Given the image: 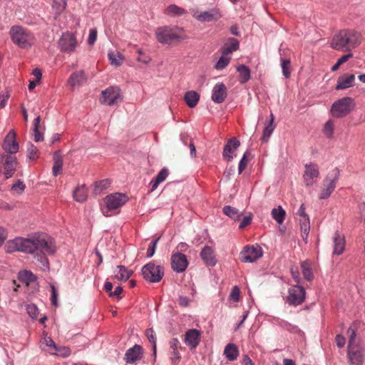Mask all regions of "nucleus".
I'll list each match as a JSON object with an SVG mask.
<instances>
[{"label": "nucleus", "instance_id": "f257e3e1", "mask_svg": "<svg viewBox=\"0 0 365 365\" xmlns=\"http://www.w3.org/2000/svg\"><path fill=\"white\" fill-rule=\"evenodd\" d=\"M6 252L12 253L14 252H23L34 255L44 267L48 266L46 255L54 253L56 247L50 238L41 235L32 238L16 237L7 242Z\"/></svg>", "mask_w": 365, "mask_h": 365}, {"label": "nucleus", "instance_id": "f03ea898", "mask_svg": "<svg viewBox=\"0 0 365 365\" xmlns=\"http://www.w3.org/2000/svg\"><path fill=\"white\" fill-rule=\"evenodd\" d=\"M361 43V36L359 33L349 29L339 31L331 40V47L342 52L351 51Z\"/></svg>", "mask_w": 365, "mask_h": 365}, {"label": "nucleus", "instance_id": "7ed1b4c3", "mask_svg": "<svg viewBox=\"0 0 365 365\" xmlns=\"http://www.w3.org/2000/svg\"><path fill=\"white\" fill-rule=\"evenodd\" d=\"M155 36L158 41L163 44H170L185 38L183 29L176 26L158 27L155 31Z\"/></svg>", "mask_w": 365, "mask_h": 365}, {"label": "nucleus", "instance_id": "20e7f679", "mask_svg": "<svg viewBox=\"0 0 365 365\" xmlns=\"http://www.w3.org/2000/svg\"><path fill=\"white\" fill-rule=\"evenodd\" d=\"M128 201V197L123 193L116 192L106 196L101 203V210L105 216L109 217L113 212L123 206Z\"/></svg>", "mask_w": 365, "mask_h": 365}, {"label": "nucleus", "instance_id": "39448f33", "mask_svg": "<svg viewBox=\"0 0 365 365\" xmlns=\"http://www.w3.org/2000/svg\"><path fill=\"white\" fill-rule=\"evenodd\" d=\"M13 43L22 48H28L34 43V36L26 29L19 26H14L10 30Z\"/></svg>", "mask_w": 365, "mask_h": 365}, {"label": "nucleus", "instance_id": "423d86ee", "mask_svg": "<svg viewBox=\"0 0 365 365\" xmlns=\"http://www.w3.org/2000/svg\"><path fill=\"white\" fill-rule=\"evenodd\" d=\"M349 335L348 357L351 365H362L363 352L356 341V331L351 327L347 330Z\"/></svg>", "mask_w": 365, "mask_h": 365}, {"label": "nucleus", "instance_id": "0eeeda50", "mask_svg": "<svg viewBox=\"0 0 365 365\" xmlns=\"http://www.w3.org/2000/svg\"><path fill=\"white\" fill-rule=\"evenodd\" d=\"M19 166L17 158L9 154H0V175L5 178H11Z\"/></svg>", "mask_w": 365, "mask_h": 365}, {"label": "nucleus", "instance_id": "6e6552de", "mask_svg": "<svg viewBox=\"0 0 365 365\" xmlns=\"http://www.w3.org/2000/svg\"><path fill=\"white\" fill-rule=\"evenodd\" d=\"M354 106L355 103L353 98L344 97L333 103L331 112L334 117L342 118L348 115Z\"/></svg>", "mask_w": 365, "mask_h": 365}, {"label": "nucleus", "instance_id": "1a4fd4ad", "mask_svg": "<svg viewBox=\"0 0 365 365\" xmlns=\"http://www.w3.org/2000/svg\"><path fill=\"white\" fill-rule=\"evenodd\" d=\"M142 274L147 281L158 282L162 279L164 272L161 266L150 262L142 268Z\"/></svg>", "mask_w": 365, "mask_h": 365}, {"label": "nucleus", "instance_id": "9d476101", "mask_svg": "<svg viewBox=\"0 0 365 365\" xmlns=\"http://www.w3.org/2000/svg\"><path fill=\"white\" fill-rule=\"evenodd\" d=\"M339 171L333 170L326 178L323 182V188L319 194V199L328 198L336 187V182L338 180Z\"/></svg>", "mask_w": 365, "mask_h": 365}, {"label": "nucleus", "instance_id": "9b49d317", "mask_svg": "<svg viewBox=\"0 0 365 365\" xmlns=\"http://www.w3.org/2000/svg\"><path fill=\"white\" fill-rule=\"evenodd\" d=\"M262 256V250L260 246L247 245L240 254V257L243 262H253Z\"/></svg>", "mask_w": 365, "mask_h": 365}, {"label": "nucleus", "instance_id": "f8f14e48", "mask_svg": "<svg viewBox=\"0 0 365 365\" xmlns=\"http://www.w3.org/2000/svg\"><path fill=\"white\" fill-rule=\"evenodd\" d=\"M1 148L5 151V154L14 155L19 151V145L14 130H10L6 135L1 144Z\"/></svg>", "mask_w": 365, "mask_h": 365}, {"label": "nucleus", "instance_id": "ddd939ff", "mask_svg": "<svg viewBox=\"0 0 365 365\" xmlns=\"http://www.w3.org/2000/svg\"><path fill=\"white\" fill-rule=\"evenodd\" d=\"M101 102L103 104L112 106L116 104L120 98V91L118 87H109L101 93Z\"/></svg>", "mask_w": 365, "mask_h": 365}, {"label": "nucleus", "instance_id": "4468645a", "mask_svg": "<svg viewBox=\"0 0 365 365\" xmlns=\"http://www.w3.org/2000/svg\"><path fill=\"white\" fill-rule=\"evenodd\" d=\"M287 302L290 304H301L305 299V289L299 285H294L289 289Z\"/></svg>", "mask_w": 365, "mask_h": 365}, {"label": "nucleus", "instance_id": "2eb2a0df", "mask_svg": "<svg viewBox=\"0 0 365 365\" xmlns=\"http://www.w3.org/2000/svg\"><path fill=\"white\" fill-rule=\"evenodd\" d=\"M59 46L62 51L73 52L77 46V40L71 33H65L59 40Z\"/></svg>", "mask_w": 365, "mask_h": 365}, {"label": "nucleus", "instance_id": "dca6fc26", "mask_svg": "<svg viewBox=\"0 0 365 365\" xmlns=\"http://www.w3.org/2000/svg\"><path fill=\"white\" fill-rule=\"evenodd\" d=\"M192 16L200 21L210 22L217 21L221 18L222 15L219 9L213 8L209 11H205L200 13L198 11H193Z\"/></svg>", "mask_w": 365, "mask_h": 365}, {"label": "nucleus", "instance_id": "f3484780", "mask_svg": "<svg viewBox=\"0 0 365 365\" xmlns=\"http://www.w3.org/2000/svg\"><path fill=\"white\" fill-rule=\"evenodd\" d=\"M188 265V261L185 255L176 252L171 257V267L177 272H184Z\"/></svg>", "mask_w": 365, "mask_h": 365}, {"label": "nucleus", "instance_id": "a211bd4d", "mask_svg": "<svg viewBox=\"0 0 365 365\" xmlns=\"http://www.w3.org/2000/svg\"><path fill=\"white\" fill-rule=\"evenodd\" d=\"M319 175V168L317 165L310 163L305 165L303 178L307 186L312 185L314 184V178H317Z\"/></svg>", "mask_w": 365, "mask_h": 365}, {"label": "nucleus", "instance_id": "6ab92c4d", "mask_svg": "<svg viewBox=\"0 0 365 365\" xmlns=\"http://www.w3.org/2000/svg\"><path fill=\"white\" fill-rule=\"evenodd\" d=\"M227 96V88L222 83L215 85L212 91V100L216 103H222Z\"/></svg>", "mask_w": 365, "mask_h": 365}, {"label": "nucleus", "instance_id": "aec40b11", "mask_svg": "<svg viewBox=\"0 0 365 365\" xmlns=\"http://www.w3.org/2000/svg\"><path fill=\"white\" fill-rule=\"evenodd\" d=\"M200 341V331L195 329H189L185 334V343L190 349H195Z\"/></svg>", "mask_w": 365, "mask_h": 365}, {"label": "nucleus", "instance_id": "412c9836", "mask_svg": "<svg viewBox=\"0 0 365 365\" xmlns=\"http://www.w3.org/2000/svg\"><path fill=\"white\" fill-rule=\"evenodd\" d=\"M170 360L173 364H177L179 363L181 356L179 352V349H182L180 342L176 338H173L170 339Z\"/></svg>", "mask_w": 365, "mask_h": 365}, {"label": "nucleus", "instance_id": "4be33fe9", "mask_svg": "<svg viewBox=\"0 0 365 365\" xmlns=\"http://www.w3.org/2000/svg\"><path fill=\"white\" fill-rule=\"evenodd\" d=\"M333 255H341L345 248L346 240L343 235L339 231L335 232L333 237Z\"/></svg>", "mask_w": 365, "mask_h": 365}, {"label": "nucleus", "instance_id": "5701e85b", "mask_svg": "<svg viewBox=\"0 0 365 365\" xmlns=\"http://www.w3.org/2000/svg\"><path fill=\"white\" fill-rule=\"evenodd\" d=\"M355 76L354 74L344 73L340 76L336 86V90H344L354 85Z\"/></svg>", "mask_w": 365, "mask_h": 365}, {"label": "nucleus", "instance_id": "b1692460", "mask_svg": "<svg viewBox=\"0 0 365 365\" xmlns=\"http://www.w3.org/2000/svg\"><path fill=\"white\" fill-rule=\"evenodd\" d=\"M142 347L135 344L133 347L127 350L125 354V360L127 363H134L142 357Z\"/></svg>", "mask_w": 365, "mask_h": 365}, {"label": "nucleus", "instance_id": "393cba45", "mask_svg": "<svg viewBox=\"0 0 365 365\" xmlns=\"http://www.w3.org/2000/svg\"><path fill=\"white\" fill-rule=\"evenodd\" d=\"M133 271L128 270L123 265L117 266L113 270V277L118 281L125 282L132 275Z\"/></svg>", "mask_w": 365, "mask_h": 365}, {"label": "nucleus", "instance_id": "a878e982", "mask_svg": "<svg viewBox=\"0 0 365 365\" xmlns=\"http://www.w3.org/2000/svg\"><path fill=\"white\" fill-rule=\"evenodd\" d=\"M86 80L87 78L84 72L83 71H78L70 76L68 83L71 87L75 88L76 86H81L86 83Z\"/></svg>", "mask_w": 365, "mask_h": 365}, {"label": "nucleus", "instance_id": "bb28decb", "mask_svg": "<svg viewBox=\"0 0 365 365\" xmlns=\"http://www.w3.org/2000/svg\"><path fill=\"white\" fill-rule=\"evenodd\" d=\"M201 257L207 266H214L216 264V259L212 247L205 246L201 251Z\"/></svg>", "mask_w": 365, "mask_h": 365}, {"label": "nucleus", "instance_id": "cd10ccee", "mask_svg": "<svg viewBox=\"0 0 365 365\" xmlns=\"http://www.w3.org/2000/svg\"><path fill=\"white\" fill-rule=\"evenodd\" d=\"M240 145V142L235 138L229 140L227 143L225 145L223 150V157L227 160L230 161L233 157L230 153H233Z\"/></svg>", "mask_w": 365, "mask_h": 365}, {"label": "nucleus", "instance_id": "c85d7f7f", "mask_svg": "<svg viewBox=\"0 0 365 365\" xmlns=\"http://www.w3.org/2000/svg\"><path fill=\"white\" fill-rule=\"evenodd\" d=\"M240 47L239 41L235 38H229L227 43L222 48V53L229 55L233 51H237Z\"/></svg>", "mask_w": 365, "mask_h": 365}, {"label": "nucleus", "instance_id": "c756f323", "mask_svg": "<svg viewBox=\"0 0 365 365\" xmlns=\"http://www.w3.org/2000/svg\"><path fill=\"white\" fill-rule=\"evenodd\" d=\"M200 95L195 91H190L185 93L184 100L190 108H194L197 104Z\"/></svg>", "mask_w": 365, "mask_h": 365}, {"label": "nucleus", "instance_id": "7c9ffc66", "mask_svg": "<svg viewBox=\"0 0 365 365\" xmlns=\"http://www.w3.org/2000/svg\"><path fill=\"white\" fill-rule=\"evenodd\" d=\"M224 354L230 361H234L237 359L239 355V350L237 346L234 344H228L225 348Z\"/></svg>", "mask_w": 365, "mask_h": 365}, {"label": "nucleus", "instance_id": "2f4dec72", "mask_svg": "<svg viewBox=\"0 0 365 365\" xmlns=\"http://www.w3.org/2000/svg\"><path fill=\"white\" fill-rule=\"evenodd\" d=\"M274 117L272 113L270 115V120L269 122L265 125L264 129L263 130V135L261 138V140L262 142H267L269 140V138L273 133L275 125H274Z\"/></svg>", "mask_w": 365, "mask_h": 365}, {"label": "nucleus", "instance_id": "473e14b6", "mask_svg": "<svg viewBox=\"0 0 365 365\" xmlns=\"http://www.w3.org/2000/svg\"><path fill=\"white\" fill-rule=\"evenodd\" d=\"M300 229L302 232V237L306 240L308 237L310 230L309 218L308 215H304L299 217Z\"/></svg>", "mask_w": 365, "mask_h": 365}, {"label": "nucleus", "instance_id": "72a5a7b5", "mask_svg": "<svg viewBox=\"0 0 365 365\" xmlns=\"http://www.w3.org/2000/svg\"><path fill=\"white\" fill-rule=\"evenodd\" d=\"M53 162V174L54 176H57L61 173L63 168V158L61 155L60 151L54 153Z\"/></svg>", "mask_w": 365, "mask_h": 365}, {"label": "nucleus", "instance_id": "f704fd0d", "mask_svg": "<svg viewBox=\"0 0 365 365\" xmlns=\"http://www.w3.org/2000/svg\"><path fill=\"white\" fill-rule=\"evenodd\" d=\"M237 71L239 73V81L240 83L243 84L250 79V70L247 66L240 65L237 68Z\"/></svg>", "mask_w": 365, "mask_h": 365}, {"label": "nucleus", "instance_id": "c9c22d12", "mask_svg": "<svg viewBox=\"0 0 365 365\" xmlns=\"http://www.w3.org/2000/svg\"><path fill=\"white\" fill-rule=\"evenodd\" d=\"M88 197L87 189L85 185L78 186L73 192V198L80 202H84Z\"/></svg>", "mask_w": 365, "mask_h": 365}, {"label": "nucleus", "instance_id": "e433bc0d", "mask_svg": "<svg viewBox=\"0 0 365 365\" xmlns=\"http://www.w3.org/2000/svg\"><path fill=\"white\" fill-rule=\"evenodd\" d=\"M168 175V170L165 168H163L159 173L157 175L155 180L151 181L152 191L155 190L158 185L163 182Z\"/></svg>", "mask_w": 365, "mask_h": 365}, {"label": "nucleus", "instance_id": "4c0bfd02", "mask_svg": "<svg viewBox=\"0 0 365 365\" xmlns=\"http://www.w3.org/2000/svg\"><path fill=\"white\" fill-rule=\"evenodd\" d=\"M67 6V0H53L52 9L55 12L56 19L65 10Z\"/></svg>", "mask_w": 365, "mask_h": 365}, {"label": "nucleus", "instance_id": "58836bf2", "mask_svg": "<svg viewBox=\"0 0 365 365\" xmlns=\"http://www.w3.org/2000/svg\"><path fill=\"white\" fill-rule=\"evenodd\" d=\"M185 13L186 11L184 9L180 8L175 4L168 6L165 11V14L170 16H181Z\"/></svg>", "mask_w": 365, "mask_h": 365}, {"label": "nucleus", "instance_id": "ea45409f", "mask_svg": "<svg viewBox=\"0 0 365 365\" xmlns=\"http://www.w3.org/2000/svg\"><path fill=\"white\" fill-rule=\"evenodd\" d=\"M286 212L282 206H279L277 208H274L272 210V217L279 223L281 224L284 222L285 218Z\"/></svg>", "mask_w": 365, "mask_h": 365}, {"label": "nucleus", "instance_id": "a19ab883", "mask_svg": "<svg viewBox=\"0 0 365 365\" xmlns=\"http://www.w3.org/2000/svg\"><path fill=\"white\" fill-rule=\"evenodd\" d=\"M108 56L111 65L119 66L123 63L124 57L119 52H110Z\"/></svg>", "mask_w": 365, "mask_h": 365}, {"label": "nucleus", "instance_id": "79ce46f5", "mask_svg": "<svg viewBox=\"0 0 365 365\" xmlns=\"http://www.w3.org/2000/svg\"><path fill=\"white\" fill-rule=\"evenodd\" d=\"M110 184V182L108 179H104L94 183V190L93 192L95 195L100 194L103 190H106Z\"/></svg>", "mask_w": 365, "mask_h": 365}, {"label": "nucleus", "instance_id": "37998d69", "mask_svg": "<svg viewBox=\"0 0 365 365\" xmlns=\"http://www.w3.org/2000/svg\"><path fill=\"white\" fill-rule=\"evenodd\" d=\"M222 212L225 215L235 220H238L241 215L237 209L230 205L225 206L222 209Z\"/></svg>", "mask_w": 365, "mask_h": 365}, {"label": "nucleus", "instance_id": "c03bdc74", "mask_svg": "<svg viewBox=\"0 0 365 365\" xmlns=\"http://www.w3.org/2000/svg\"><path fill=\"white\" fill-rule=\"evenodd\" d=\"M51 354H56L63 358L68 357L71 355V350L66 346H56L53 350H48Z\"/></svg>", "mask_w": 365, "mask_h": 365}, {"label": "nucleus", "instance_id": "a18cd8bd", "mask_svg": "<svg viewBox=\"0 0 365 365\" xmlns=\"http://www.w3.org/2000/svg\"><path fill=\"white\" fill-rule=\"evenodd\" d=\"M19 279L26 283V285H29L30 282L35 280V276L31 272L26 270L21 271L19 273Z\"/></svg>", "mask_w": 365, "mask_h": 365}, {"label": "nucleus", "instance_id": "49530a36", "mask_svg": "<svg viewBox=\"0 0 365 365\" xmlns=\"http://www.w3.org/2000/svg\"><path fill=\"white\" fill-rule=\"evenodd\" d=\"M281 66L282 73L286 78H289L291 76V61L289 59L282 58Z\"/></svg>", "mask_w": 365, "mask_h": 365}, {"label": "nucleus", "instance_id": "de8ad7c7", "mask_svg": "<svg viewBox=\"0 0 365 365\" xmlns=\"http://www.w3.org/2000/svg\"><path fill=\"white\" fill-rule=\"evenodd\" d=\"M301 267H302V274H303L304 277L307 280L311 281L313 278V274H312V269L309 267V264L307 262L304 261V262H302Z\"/></svg>", "mask_w": 365, "mask_h": 365}, {"label": "nucleus", "instance_id": "09e8293b", "mask_svg": "<svg viewBox=\"0 0 365 365\" xmlns=\"http://www.w3.org/2000/svg\"><path fill=\"white\" fill-rule=\"evenodd\" d=\"M27 156L31 160H35L38 158V150L36 146L29 143L27 148Z\"/></svg>", "mask_w": 365, "mask_h": 365}, {"label": "nucleus", "instance_id": "8fccbe9b", "mask_svg": "<svg viewBox=\"0 0 365 365\" xmlns=\"http://www.w3.org/2000/svg\"><path fill=\"white\" fill-rule=\"evenodd\" d=\"M230 57L227 55L222 54L215 65V68L217 70L224 69L230 63Z\"/></svg>", "mask_w": 365, "mask_h": 365}, {"label": "nucleus", "instance_id": "3c124183", "mask_svg": "<svg viewBox=\"0 0 365 365\" xmlns=\"http://www.w3.org/2000/svg\"><path fill=\"white\" fill-rule=\"evenodd\" d=\"M145 334L149 341L152 343L153 346V353L154 355L156 356V336L155 335L154 331L153 329H148L145 331Z\"/></svg>", "mask_w": 365, "mask_h": 365}, {"label": "nucleus", "instance_id": "603ef678", "mask_svg": "<svg viewBox=\"0 0 365 365\" xmlns=\"http://www.w3.org/2000/svg\"><path fill=\"white\" fill-rule=\"evenodd\" d=\"M334 124L331 120H329L324 125L323 132L327 137H331L334 132Z\"/></svg>", "mask_w": 365, "mask_h": 365}, {"label": "nucleus", "instance_id": "864d4df0", "mask_svg": "<svg viewBox=\"0 0 365 365\" xmlns=\"http://www.w3.org/2000/svg\"><path fill=\"white\" fill-rule=\"evenodd\" d=\"M25 184L20 180H17L12 186L11 190L14 192L21 194L25 190Z\"/></svg>", "mask_w": 365, "mask_h": 365}, {"label": "nucleus", "instance_id": "5fc2aeb1", "mask_svg": "<svg viewBox=\"0 0 365 365\" xmlns=\"http://www.w3.org/2000/svg\"><path fill=\"white\" fill-rule=\"evenodd\" d=\"M250 155L249 152H245L243 155L242 158L241 159L239 163V173H242V172L245 169L247 165V158Z\"/></svg>", "mask_w": 365, "mask_h": 365}, {"label": "nucleus", "instance_id": "6e6d98bb", "mask_svg": "<svg viewBox=\"0 0 365 365\" xmlns=\"http://www.w3.org/2000/svg\"><path fill=\"white\" fill-rule=\"evenodd\" d=\"M240 290L238 287L235 286L230 294V299L235 301L238 302L240 300Z\"/></svg>", "mask_w": 365, "mask_h": 365}, {"label": "nucleus", "instance_id": "4d7b16f0", "mask_svg": "<svg viewBox=\"0 0 365 365\" xmlns=\"http://www.w3.org/2000/svg\"><path fill=\"white\" fill-rule=\"evenodd\" d=\"M158 240H159V238L156 239L155 240L152 241L150 243L148 250H147V257H151L152 256H153Z\"/></svg>", "mask_w": 365, "mask_h": 365}, {"label": "nucleus", "instance_id": "13d9d810", "mask_svg": "<svg viewBox=\"0 0 365 365\" xmlns=\"http://www.w3.org/2000/svg\"><path fill=\"white\" fill-rule=\"evenodd\" d=\"M27 312L32 318H36L38 314V308L35 304H29L26 307Z\"/></svg>", "mask_w": 365, "mask_h": 365}, {"label": "nucleus", "instance_id": "bf43d9fd", "mask_svg": "<svg viewBox=\"0 0 365 365\" xmlns=\"http://www.w3.org/2000/svg\"><path fill=\"white\" fill-rule=\"evenodd\" d=\"M51 304L56 307L58 305V302H57V297H58V294H57V291L56 289V287L53 284H51Z\"/></svg>", "mask_w": 365, "mask_h": 365}, {"label": "nucleus", "instance_id": "052dcab7", "mask_svg": "<svg viewBox=\"0 0 365 365\" xmlns=\"http://www.w3.org/2000/svg\"><path fill=\"white\" fill-rule=\"evenodd\" d=\"M97 38V31L94 29L90 30L89 36L88 38V43L93 45Z\"/></svg>", "mask_w": 365, "mask_h": 365}, {"label": "nucleus", "instance_id": "680f3d73", "mask_svg": "<svg viewBox=\"0 0 365 365\" xmlns=\"http://www.w3.org/2000/svg\"><path fill=\"white\" fill-rule=\"evenodd\" d=\"M44 344L48 347V350H53L56 349V344L51 337L44 338Z\"/></svg>", "mask_w": 365, "mask_h": 365}, {"label": "nucleus", "instance_id": "e2e57ef3", "mask_svg": "<svg viewBox=\"0 0 365 365\" xmlns=\"http://www.w3.org/2000/svg\"><path fill=\"white\" fill-rule=\"evenodd\" d=\"M251 221H252V217L250 215L244 217L242 222L240 224L239 227L240 229H244L245 227H247V225H249L251 223Z\"/></svg>", "mask_w": 365, "mask_h": 365}, {"label": "nucleus", "instance_id": "0e129e2a", "mask_svg": "<svg viewBox=\"0 0 365 365\" xmlns=\"http://www.w3.org/2000/svg\"><path fill=\"white\" fill-rule=\"evenodd\" d=\"M335 341H336V345L339 348L343 347L346 343V339L341 334L336 335Z\"/></svg>", "mask_w": 365, "mask_h": 365}, {"label": "nucleus", "instance_id": "69168bd1", "mask_svg": "<svg viewBox=\"0 0 365 365\" xmlns=\"http://www.w3.org/2000/svg\"><path fill=\"white\" fill-rule=\"evenodd\" d=\"M33 135H34V140L36 142H39L43 140V136L39 131V128H34L33 129Z\"/></svg>", "mask_w": 365, "mask_h": 365}, {"label": "nucleus", "instance_id": "338daca9", "mask_svg": "<svg viewBox=\"0 0 365 365\" xmlns=\"http://www.w3.org/2000/svg\"><path fill=\"white\" fill-rule=\"evenodd\" d=\"M9 96L10 95L9 93L0 96V109L5 106Z\"/></svg>", "mask_w": 365, "mask_h": 365}, {"label": "nucleus", "instance_id": "774afa93", "mask_svg": "<svg viewBox=\"0 0 365 365\" xmlns=\"http://www.w3.org/2000/svg\"><path fill=\"white\" fill-rule=\"evenodd\" d=\"M353 57V54L351 53H348L344 56H342L340 58L338 59V62L341 65L346 63L349 59Z\"/></svg>", "mask_w": 365, "mask_h": 365}]
</instances>
